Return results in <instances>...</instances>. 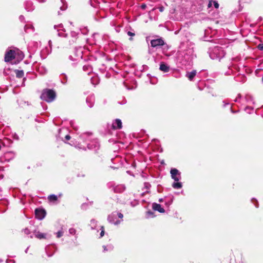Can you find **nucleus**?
I'll use <instances>...</instances> for the list:
<instances>
[{
    "mask_svg": "<svg viewBox=\"0 0 263 263\" xmlns=\"http://www.w3.org/2000/svg\"><path fill=\"white\" fill-rule=\"evenodd\" d=\"M159 66H165V65L163 62H162L160 63Z\"/></svg>",
    "mask_w": 263,
    "mask_h": 263,
    "instance_id": "864d4df0",
    "label": "nucleus"
},
{
    "mask_svg": "<svg viewBox=\"0 0 263 263\" xmlns=\"http://www.w3.org/2000/svg\"><path fill=\"white\" fill-rule=\"evenodd\" d=\"M223 103H224L223 106L225 107L226 105H228L229 103H226L224 101H223Z\"/></svg>",
    "mask_w": 263,
    "mask_h": 263,
    "instance_id": "603ef678",
    "label": "nucleus"
},
{
    "mask_svg": "<svg viewBox=\"0 0 263 263\" xmlns=\"http://www.w3.org/2000/svg\"><path fill=\"white\" fill-rule=\"evenodd\" d=\"M173 198H174V197L172 196V197L171 198V199L165 202V205L168 206H170L173 202Z\"/></svg>",
    "mask_w": 263,
    "mask_h": 263,
    "instance_id": "c85d7f7f",
    "label": "nucleus"
},
{
    "mask_svg": "<svg viewBox=\"0 0 263 263\" xmlns=\"http://www.w3.org/2000/svg\"><path fill=\"white\" fill-rule=\"evenodd\" d=\"M79 148H82V149H84V150H86V148L84 146V147H79Z\"/></svg>",
    "mask_w": 263,
    "mask_h": 263,
    "instance_id": "bf43d9fd",
    "label": "nucleus"
},
{
    "mask_svg": "<svg viewBox=\"0 0 263 263\" xmlns=\"http://www.w3.org/2000/svg\"><path fill=\"white\" fill-rule=\"evenodd\" d=\"M4 178V175H0V178L1 179H3Z\"/></svg>",
    "mask_w": 263,
    "mask_h": 263,
    "instance_id": "13d9d810",
    "label": "nucleus"
},
{
    "mask_svg": "<svg viewBox=\"0 0 263 263\" xmlns=\"http://www.w3.org/2000/svg\"><path fill=\"white\" fill-rule=\"evenodd\" d=\"M92 203H93L92 202H90V204L91 205L92 204Z\"/></svg>",
    "mask_w": 263,
    "mask_h": 263,
    "instance_id": "e2e57ef3",
    "label": "nucleus"
},
{
    "mask_svg": "<svg viewBox=\"0 0 263 263\" xmlns=\"http://www.w3.org/2000/svg\"><path fill=\"white\" fill-rule=\"evenodd\" d=\"M155 216V214H154V212L152 211H148L147 212H146V218H153V217H154Z\"/></svg>",
    "mask_w": 263,
    "mask_h": 263,
    "instance_id": "4be33fe9",
    "label": "nucleus"
},
{
    "mask_svg": "<svg viewBox=\"0 0 263 263\" xmlns=\"http://www.w3.org/2000/svg\"><path fill=\"white\" fill-rule=\"evenodd\" d=\"M141 68L139 69L140 70L142 71V69H144V67H140Z\"/></svg>",
    "mask_w": 263,
    "mask_h": 263,
    "instance_id": "052dcab7",
    "label": "nucleus"
},
{
    "mask_svg": "<svg viewBox=\"0 0 263 263\" xmlns=\"http://www.w3.org/2000/svg\"><path fill=\"white\" fill-rule=\"evenodd\" d=\"M117 214V217H118L120 219H122L123 217V215L121 213L116 212Z\"/></svg>",
    "mask_w": 263,
    "mask_h": 263,
    "instance_id": "e433bc0d",
    "label": "nucleus"
},
{
    "mask_svg": "<svg viewBox=\"0 0 263 263\" xmlns=\"http://www.w3.org/2000/svg\"><path fill=\"white\" fill-rule=\"evenodd\" d=\"M87 147L88 149L97 152L99 149L100 144L97 140H93L87 143Z\"/></svg>",
    "mask_w": 263,
    "mask_h": 263,
    "instance_id": "39448f33",
    "label": "nucleus"
},
{
    "mask_svg": "<svg viewBox=\"0 0 263 263\" xmlns=\"http://www.w3.org/2000/svg\"><path fill=\"white\" fill-rule=\"evenodd\" d=\"M170 67H159V70L163 72H168L170 70Z\"/></svg>",
    "mask_w": 263,
    "mask_h": 263,
    "instance_id": "a878e982",
    "label": "nucleus"
},
{
    "mask_svg": "<svg viewBox=\"0 0 263 263\" xmlns=\"http://www.w3.org/2000/svg\"><path fill=\"white\" fill-rule=\"evenodd\" d=\"M152 208L154 210L157 211L161 213H164L165 212V210L161 207V205L155 202L153 203Z\"/></svg>",
    "mask_w": 263,
    "mask_h": 263,
    "instance_id": "f8f14e48",
    "label": "nucleus"
},
{
    "mask_svg": "<svg viewBox=\"0 0 263 263\" xmlns=\"http://www.w3.org/2000/svg\"><path fill=\"white\" fill-rule=\"evenodd\" d=\"M4 171V167L2 166H0V172Z\"/></svg>",
    "mask_w": 263,
    "mask_h": 263,
    "instance_id": "8fccbe9b",
    "label": "nucleus"
},
{
    "mask_svg": "<svg viewBox=\"0 0 263 263\" xmlns=\"http://www.w3.org/2000/svg\"><path fill=\"white\" fill-rule=\"evenodd\" d=\"M46 253L48 257L52 256L54 252L53 246H47L45 248Z\"/></svg>",
    "mask_w": 263,
    "mask_h": 263,
    "instance_id": "ddd939ff",
    "label": "nucleus"
},
{
    "mask_svg": "<svg viewBox=\"0 0 263 263\" xmlns=\"http://www.w3.org/2000/svg\"><path fill=\"white\" fill-rule=\"evenodd\" d=\"M197 73V71L196 70H193L192 71L189 72L187 71L186 74V77L188 78V79L190 81H192L193 78L195 77Z\"/></svg>",
    "mask_w": 263,
    "mask_h": 263,
    "instance_id": "2eb2a0df",
    "label": "nucleus"
},
{
    "mask_svg": "<svg viewBox=\"0 0 263 263\" xmlns=\"http://www.w3.org/2000/svg\"><path fill=\"white\" fill-rule=\"evenodd\" d=\"M172 186L174 189H179L182 187V184L181 182H174L172 184Z\"/></svg>",
    "mask_w": 263,
    "mask_h": 263,
    "instance_id": "412c9836",
    "label": "nucleus"
},
{
    "mask_svg": "<svg viewBox=\"0 0 263 263\" xmlns=\"http://www.w3.org/2000/svg\"><path fill=\"white\" fill-rule=\"evenodd\" d=\"M57 238H60L63 235V231H62V229L59 231L57 233Z\"/></svg>",
    "mask_w": 263,
    "mask_h": 263,
    "instance_id": "cd10ccee",
    "label": "nucleus"
},
{
    "mask_svg": "<svg viewBox=\"0 0 263 263\" xmlns=\"http://www.w3.org/2000/svg\"><path fill=\"white\" fill-rule=\"evenodd\" d=\"M71 126L73 127V129H77L75 126H74V122L73 121L70 122Z\"/></svg>",
    "mask_w": 263,
    "mask_h": 263,
    "instance_id": "c03bdc74",
    "label": "nucleus"
},
{
    "mask_svg": "<svg viewBox=\"0 0 263 263\" xmlns=\"http://www.w3.org/2000/svg\"><path fill=\"white\" fill-rule=\"evenodd\" d=\"M247 67H241L240 68V67H229V71L226 72V74L229 75L230 74V71L233 72L234 69L239 72L238 74L242 75V76H245V73H251L252 72V70L250 68H246Z\"/></svg>",
    "mask_w": 263,
    "mask_h": 263,
    "instance_id": "7ed1b4c3",
    "label": "nucleus"
},
{
    "mask_svg": "<svg viewBox=\"0 0 263 263\" xmlns=\"http://www.w3.org/2000/svg\"><path fill=\"white\" fill-rule=\"evenodd\" d=\"M171 177L175 181H178L181 179L180 172L176 168H172L170 171Z\"/></svg>",
    "mask_w": 263,
    "mask_h": 263,
    "instance_id": "0eeeda50",
    "label": "nucleus"
},
{
    "mask_svg": "<svg viewBox=\"0 0 263 263\" xmlns=\"http://www.w3.org/2000/svg\"><path fill=\"white\" fill-rule=\"evenodd\" d=\"M48 199L51 201L54 202L58 200V197L57 195L52 194L48 196Z\"/></svg>",
    "mask_w": 263,
    "mask_h": 263,
    "instance_id": "5701e85b",
    "label": "nucleus"
},
{
    "mask_svg": "<svg viewBox=\"0 0 263 263\" xmlns=\"http://www.w3.org/2000/svg\"><path fill=\"white\" fill-rule=\"evenodd\" d=\"M253 201H255V203H254L255 206L256 208H258V203L257 201L255 199L253 198V199H252V202H253V203H254V202H253Z\"/></svg>",
    "mask_w": 263,
    "mask_h": 263,
    "instance_id": "58836bf2",
    "label": "nucleus"
},
{
    "mask_svg": "<svg viewBox=\"0 0 263 263\" xmlns=\"http://www.w3.org/2000/svg\"><path fill=\"white\" fill-rule=\"evenodd\" d=\"M46 215V211L42 209H36L35 210V217L39 219H43Z\"/></svg>",
    "mask_w": 263,
    "mask_h": 263,
    "instance_id": "6e6552de",
    "label": "nucleus"
},
{
    "mask_svg": "<svg viewBox=\"0 0 263 263\" xmlns=\"http://www.w3.org/2000/svg\"><path fill=\"white\" fill-rule=\"evenodd\" d=\"M13 157V154L12 152H8L4 154L3 158H1L2 160L9 161Z\"/></svg>",
    "mask_w": 263,
    "mask_h": 263,
    "instance_id": "dca6fc26",
    "label": "nucleus"
},
{
    "mask_svg": "<svg viewBox=\"0 0 263 263\" xmlns=\"http://www.w3.org/2000/svg\"><path fill=\"white\" fill-rule=\"evenodd\" d=\"M97 221L95 219H91L90 220V226L92 230L95 229L97 226Z\"/></svg>",
    "mask_w": 263,
    "mask_h": 263,
    "instance_id": "b1692460",
    "label": "nucleus"
},
{
    "mask_svg": "<svg viewBox=\"0 0 263 263\" xmlns=\"http://www.w3.org/2000/svg\"><path fill=\"white\" fill-rule=\"evenodd\" d=\"M103 251L104 252H106V251H111L114 248V247L110 245H108L107 246H103Z\"/></svg>",
    "mask_w": 263,
    "mask_h": 263,
    "instance_id": "393cba45",
    "label": "nucleus"
},
{
    "mask_svg": "<svg viewBox=\"0 0 263 263\" xmlns=\"http://www.w3.org/2000/svg\"><path fill=\"white\" fill-rule=\"evenodd\" d=\"M159 201L160 202H163V198H160V199H159Z\"/></svg>",
    "mask_w": 263,
    "mask_h": 263,
    "instance_id": "5fc2aeb1",
    "label": "nucleus"
},
{
    "mask_svg": "<svg viewBox=\"0 0 263 263\" xmlns=\"http://www.w3.org/2000/svg\"><path fill=\"white\" fill-rule=\"evenodd\" d=\"M140 7H141V9H145L146 8L147 6L145 4L143 3V4H142V5H141Z\"/></svg>",
    "mask_w": 263,
    "mask_h": 263,
    "instance_id": "a19ab883",
    "label": "nucleus"
},
{
    "mask_svg": "<svg viewBox=\"0 0 263 263\" xmlns=\"http://www.w3.org/2000/svg\"><path fill=\"white\" fill-rule=\"evenodd\" d=\"M28 249H29V247H28V248L25 250V253H27Z\"/></svg>",
    "mask_w": 263,
    "mask_h": 263,
    "instance_id": "4d7b16f0",
    "label": "nucleus"
},
{
    "mask_svg": "<svg viewBox=\"0 0 263 263\" xmlns=\"http://www.w3.org/2000/svg\"><path fill=\"white\" fill-rule=\"evenodd\" d=\"M144 185L145 187L147 189L149 188V187L151 186V184L149 183H145Z\"/></svg>",
    "mask_w": 263,
    "mask_h": 263,
    "instance_id": "37998d69",
    "label": "nucleus"
},
{
    "mask_svg": "<svg viewBox=\"0 0 263 263\" xmlns=\"http://www.w3.org/2000/svg\"><path fill=\"white\" fill-rule=\"evenodd\" d=\"M262 117H263V116H262Z\"/></svg>",
    "mask_w": 263,
    "mask_h": 263,
    "instance_id": "0e129e2a",
    "label": "nucleus"
},
{
    "mask_svg": "<svg viewBox=\"0 0 263 263\" xmlns=\"http://www.w3.org/2000/svg\"><path fill=\"white\" fill-rule=\"evenodd\" d=\"M165 44L164 41L162 38L152 40L151 41V45L153 47L161 46Z\"/></svg>",
    "mask_w": 263,
    "mask_h": 263,
    "instance_id": "1a4fd4ad",
    "label": "nucleus"
},
{
    "mask_svg": "<svg viewBox=\"0 0 263 263\" xmlns=\"http://www.w3.org/2000/svg\"><path fill=\"white\" fill-rule=\"evenodd\" d=\"M241 98V95L240 93H239V94L238 95V96H237V98H238V99H240Z\"/></svg>",
    "mask_w": 263,
    "mask_h": 263,
    "instance_id": "3c124183",
    "label": "nucleus"
},
{
    "mask_svg": "<svg viewBox=\"0 0 263 263\" xmlns=\"http://www.w3.org/2000/svg\"><path fill=\"white\" fill-rule=\"evenodd\" d=\"M87 207H88V204L85 203H83L81 206V209L83 210H86L87 209Z\"/></svg>",
    "mask_w": 263,
    "mask_h": 263,
    "instance_id": "7c9ffc66",
    "label": "nucleus"
},
{
    "mask_svg": "<svg viewBox=\"0 0 263 263\" xmlns=\"http://www.w3.org/2000/svg\"><path fill=\"white\" fill-rule=\"evenodd\" d=\"M214 6L215 8L218 9L219 8V4L216 1H213Z\"/></svg>",
    "mask_w": 263,
    "mask_h": 263,
    "instance_id": "c9c22d12",
    "label": "nucleus"
},
{
    "mask_svg": "<svg viewBox=\"0 0 263 263\" xmlns=\"http://www.w3.org/2000/svg\"><path fill=\"white\" fill-rule=\"evenodd\" d=\"M108 186L109 188L112 187V190L116 193H121L123 192L126 189L125 186L123 184H118V185H115L112 183H109Z\"/></svg>",
    "mask_w": 263,
    "mask_h": 263,
    "instance_id": "20e7f679",
    "label": "nucleus"
},
{
    "mask_svg": "<svg viewBox=\"0 0 263 263\" xmlns=\"http://www.w3.org/2000/svg\"><path fill=\"white\" fill-rule=\"evenodd\" d=\"M115 68L116 69H115L112 67H109V70L110 71H109V72H107V73L106 74V77H109L111 74H110L111 72H112L115 73H119V69L118 68V67L116 66V67H115Z\"/></svg>",
    "mask_w": 263,
    "mask_h": 263,
    "instance_id": "a211bd4d",
    "label": "nucleus"
},
{
    "mask_svg": "<svg viewBox=\"0 0 263 263\" xmlns=\"http://www.w3.org/2000/svg\"><path fill=\"white\" fill-rule=\"evenodd\" d=\"M122 127V122L120 119H116L112 123V127L113 129H121Z\"/></svg>",
    "mask_w": 263,
    "mask_h": 263,
    "instance_id": "9b49d317",
    "label": "nucleus"
},
{
    "mask_svg": "<svg viewBox=\"0 0 263 263\" xmlns=\"http://www.w3.org/2000/svg\"><path fill=\"white\" fill-rule=\"evenodd\" d=\"M24 57V53L18 49H8L4 55V61L11 64H17Z\"/></svg>",
    "mask_w": 263,
    "mask_h": 263,
    "instance_id": "f257e3e1",
    "label": "nucleus"
},
{
    "mask_svg": "<svg viewBox=\"0 0 263 263\" xmlns=\"http://www.w3.org/2000/svg\"><path fill=\"white\" fill-rule=\"evenodd\" d=\"M213 1L212 0H210L209 2V4L208 5V8H210L212 7V3H213Z\"/></svg>",
    "mask_w": 263,
    "mask_h": 263,
    "instance_id": "ea45409f",
    "label": "nucleus"
},
{
    "mask_svg": "<svg viewBox=\"0 0 263 263\" xmlns=\"http://www.w3.org/2000/svg\"><path fill=\"white\" fill-rule=\"evenodd\" d=\"M86 102L87 105L91 108L93 107L95 102V97L93 95H90L88 96L86 99Z\"/></svg>",
    "mask_w": 263,
    "mask_h": 263,
    "instance_id": "9d476101",
    "label": "nucleus"
},
{
    "mask_svg": "<svg viewBox=\"0 0 263 263\" xmlns=\"http://www.w3.org/2000/svg\"><path fill=\"white\" fill-rule=\"evenodd\" d=\"M101 232L100 233V237H102L104 235V230L103 226L101 227Z\"/></svg>",
    "mask_w": 263,
    "mask_h": 263,
    "instance_id": "72a5a7b5",
    "label": "nucleus"
},
{
    "mask_svg": "<svg viewBox=\"0 0 263 263\" xmlns=\"http://www.w3.org/2000/svg\"><path fill=\"white\" fill-rule=\"evenodd\" d=\"M9 70H10V68L9 67H8V68H5L4 69V73L5 74V75H8L9 74Z\"/></svg>",
    "mask_w": 263,
    "mask_h": 263,
    "instance_id": "473e14b6",
    "label": "nucleus"
},
{
    "mask_svg": "<svg viewBox=\"0 0 263 263\" xmlns=\"http://www.w3.org/2000/svg\"><path fill=\"white\" fill-rule=\"evenodd\" d=\"M91 135V133H85L83 134H82L80 136V138L83 141V142H87L89 140V138Z\"/></svg>",
    "mask_w": 263,
    "mask_h": 263,
    "instance_id": "4468645a",
    "label": "nucleus"
},
{
    "mask_svg": "<svg viewBox=\"0 0 263 263\" xmlns=\"http://www.w3.org/2000/svg\"><path fill=\"white\" fill-rule=\"evenodd\" d=\"M257 48L260 50H263V44H259L258 45Z\"/></svg>",
    "mask_w": 263,
    "mask_h": 263,
    "instance_id": "4c0bfd02",
    "label": "nucleus"
},
{
    "mask_svg": "<svg viewBox=\"0 0 263 263\" xmlns=\"http://www.w3.org/2000/svg\"><path fill=\"white\" fill-rule=\"evenodd\" d=\"M36 71H37L40 74L44 75L46 72L47 70L45 67H35Z\"/></svg>",
    "mask_w": 263,
    "mask_h": 263,
    "instance_id": "f3484780",
    "label": "nucleus"
},
{
    "mask_svg": "<svg viewBox=\"0 0 263 263\" xmlns=\"http://www.w3.org/2000/svg\"><path fill=\"white\" fill-rule=\"evenodd\" d=\"M253 107H250V106H247V107L245 108V111H246L248 114H251V112H250V111H248V110H253Z\"/></svg>",
    "mask_w": 263,
    "mask_h": 263,
    "instance_id": "2f4dec72",
    "label": "nucleus"
},
{
    "mask_svg": "<svg viewBox=\"0 0 263 263\" xmlns=\"http://www.w3.org/2000/svg\"><path fill=\"white\" fill-rule=\"evenodd\" d=\"M24 233L26 235H28L30 233V230L28 228H25L23 230Z\"/></svg>",
    "mask_w": 263,
    "mask_h": 263,
    "instance_id": "f704fd0d",
    "label": "nucleus"
},
{
    "mask_svg": "<svg viewBox=\"0 0 263 263\" xmlns=\"http://www.w3.org/2000/svg\"><path fill=\"white\" fill-rule=\"evenodd\" d=\"M35 237L39 239H45L46 238V234L40 233V232H34Z\"/></svg>",
    "mask_w": 263,
    "mask_h": 263,
    "instance_id": "6ab92c4d",
    "label": "nucleus"
},
{
    "mask_svg": "<svg viewBox=\"0 0 263 263\" xmlns=\"http://www.w3.org/2000/svg\"><path fill=\"white\" fill-rule=\"evenodd\" d=\"M123 84L124 85L125 87L128 90L131 89L132 88L127 87V86L126 85V83L125 82H123Z\"/></svg>",
    "mask_w": 263,
    "mask_h": 263,
    "instance_id": "09e8293b",
    "label": "nucleus"
},
{
    "mask_svg": "<svg viewBox=\"0 0 263 263\" xmlns=\"http://www.w3.org/2000/svg\"><path fill=\"white\" fill-rule=\"evenodd\" d=\"M117 218V214H116V212H112L111 214H109L107 217V220L109 223H114L116 225H117L120 223V220H116Z\"/></svg>",
    "mask_w": 263,
    "mask_h": 263,
    "instance_id": "423d86ee",
    "label": "nucleus"
},
{
    "mask_svg": "<svg viewBox=\"0 0 263 263\" xmlns=\"http://www.w3.org/2000/svg\"><path fill=\"white\" fill-rule=\"evenodd\" d=\"M250 100H252V97H250Z\"/></svg>",
    "mask_w": 263,
    "mask_h": 263,
    "instance_id": "680f3d73",
    "label": "nucleus"
},
{
    "mask_svg": "<svg viewBox=\"0 0 263 263\" xmlns=\"http://www.w3.org/2000/svg\"><path fill=\"white\" fill-rule=\"evenodd\" d=\"M230 109H231V111L232 113H236V112H238V111H239V110L235 111V110H233V109L232 108V107H231Z\"/></svg>",
    "mask_w": 263,
    "mask_h": 263,
    "instance_id": "de8ad7c7",
    "label": "nucleus"
},
{
    "mask_svg": "<svg viewBox=\"0 0 263 263\" xmlns=\"http://www.w3.org/2000/svg\"><path fill=\"white\" fill-rule=\"evenodd\" d=\"M83 70L85 71H89V72H88L87 74L89 75L90 72H91V71L92 67H85V66H84V67H83Z\"/></svg>",
    "mask_w": 263,
    "mask_h": 263,
    "instance_id": "bb28decb",
    "label": "nucleus"
},
{
    "mask_svg": "<svg viewBox=\"0 0 263 263\" xmlns=\"http://www.w3.org/2000/svg\"><path fill=\"white\" fill-rule=\"evenodd\" d=\"M69 232L70 234L74 235L76 233V230L74 228H70L69 230Z\"/></svg>",
    "mask_w": 263,
    "mask_h": 263,
    "instance_id": "c756f323",
    "label": "nucleus"
},
{
    "mask_svg": "<svg viewBox=\"0 0 263 263\" xmlns=\"http://www.w3.org/2000/svg\"><path fill=\"white\" fill-rule=\"evenodd\" d=\"M16 76L18 78H22L24 76V71L23 70H15L14 71Z\"/></svg>",
    "mask_w": 263,
    "mask_h": 263,
    "instance_id": "aec40b11",
    "label": "nucleus"
},
{
    "mask_svg": "<svg viewBox=\"0 0 263 263\" xmlns=\"http://www.w3.org/2000/svg\"><path fill=\"white\" fill-rule=\"evenodd\" d=\"M238 100H239V99H238V98H236L234 100V101H235V102H239Z\"/></svg>",
    "mask_w": 263,
    "mask_h": 263,
    "instance_id": "6e6d98bb",
    "label": "nucleus"
},
{
    "mask_svg": "<svg viewBox=\"0 0 263 263\" xmlns=\"http://www.w3.org/2000/svg\"><path fill=\"white\" fill-rule=\"evenodd\" d=\"M65 140H70V139L71 138V137H70V136L69 135H66V136H65Z\"/></svg>",
    "mask_w": 263,
    "mask_h": 263,
    "instance_id": "a18cd8bd",
    "label": "nucleus"
},
{
    "mask_svg": "<svg viewBox=\"0 0 263 263\" xmlns=\"http://www.w3.org/2000/svg\"><path fill=\"white\" fill-rule=\"evenodd\" d=\"M127 34L129 35V36H134L135 34L134 33H133L130 31H128L127 32Z\"/></svg>",
    "mask_w": 263,
    "mask_h": 263,
    "instance_id": "79ce46f5",
    "label": "nucleus"
},
{
    "mask_svg": "<svg viewBox=\"0 0 263 263\" xmlns=\"http://www.w3.org/2000/svg\"><path fill=\"white\" fill-rule=\"evenodd\" d=\"M159 11L160 12H163L164 10V7H160L159 8Z\"/></svg>",
    "mask_w": 263,
    "mask_h": 263,
    "instance_id": "49530a36",
    "label": "nucleus"
},
{
    "mask_svg": "<svg viewBox=\"0 0 263 263\" xmlns=\"http://www.w3.org/2000/svg\"><path fill=\"white\" fill-rule=\"evenodd\" d=\"M40 98L47 102H52L56 98V93L52 89H44L42 91Z\"/></svg>",
    "mask_w": 263,
    "mask_h": 263,
    "instance_id": "f03ea898",
    "label": "nucleus"
}]
</instances>
